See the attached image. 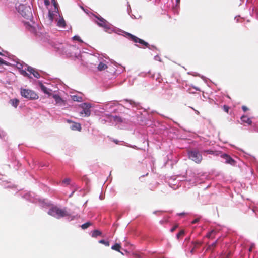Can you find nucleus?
Wrapping results in <instances>:
<instances>
[{
	"mask_svg": "<svg viewBox=\"0 0 258 258\" xmlns=\"http://www.w3.org/2000/svg\"><path fill=\"white\" fill-rule=\"evenodd\" d=\"M48 214L57 218L64 217L69 215L67 211L64 209L59 208L57 207H53L50 208L48 212Z\"/></svg>",
	"mask_w": 258,
	"mask_h": 258,
	"instance_id": "f257e3e1",
	"label": "nucleus"
},
{
	"mask_svg": "<svg viewBox=\"0 0 258 258\" xmlns=\"http://www.w3.org/2000/svg\"><path fill=\"white\" fill-rule=\"evenodd\" d=\"M189 158L197 163H200L202 160V156L199 151L194 150L188 152Z\"/></svg>",
	"mask_w": 258,
	"mask_h": 258,
	"instance_id": "f03ea898",
	"label": "nucleus"
},
{
	"mask_svg": "<svg viewBox=\"0 0 258 258\" xmlns=\"http://www.w3.org/2000/svg\"><path fill=\"white\" fill-rule=\"evenodd\" d=\"M21 94L23 97L29 99H37L39 97L34 91L29 89H21Z\"/></svg>",
	"mask_w": 258,
	"mask_h": 258,
	"instance_id": "7ed1b4c3",
	"label": "nucleus"
},
{
	"mask_svg": "<svg viewBox=\"0 0 258 258\" xmlns=\"http://www.w3.org/2000/svg\"><path fill=\"white\" fill-rule=\"evenodd\" d=\"M18 11L23 17L27 19H29L32 16V13L30 7H26L23 5H20L19 7Z\"/></svg>",
	"mask_w": 258,
	"mask_h": 258,
	"instance_id": "20e7f679",
	"label": "nucleus"
},
{
	"mask_svg": "<svg viewBox=\"0 0 258 258\" xmlns=\"http://www.w3.org/2000/svg\"><path fill=\"white\" fill-rule=\"evenodd\" d=\"M126 36L131 40L133 41L135 43H139L146 47L149 48V44L145 42L144 40L137 37V36L132 35L128 32L125 33Z\"/></svg>",
	"mask_w": 258,
	"mask_h": 258,
	"instance_id": "39448f33",
	"label": "nucleus"
},
{
	"mask_svg": "<svg viewBox=\"0 0 258 258\" xmlns=\"http://www.w3.org/2000/svg\"><path fill=\"white\" fill-rule=\"evenodd\" d=\"M83 110L80 112V113L82 114H84V116H89L90 115L91 111L90 110V105L89 104L84 103L83 105Z\"/></svg>",
	"mask_w": 258,
	"mask_h": 258,
	"instance_id": "423d86ee",
	"label": "nucleus"
},
{
	"mask_svg": "<svg viewBox=\"0 0 258 258\" xmlns=\"http://www.w3.org/2000/svg\"><path fill=\"white\" fill-rule=\"evenodd\" d=\"M220 154L221 157L225 160L226 163L230 164L231 165L234 164L235 162L234 160L228 155L222 153H221Z\"/></svg>",
	"mask_w": 258,
	"mask_h": 258,
	"instance_id": "0eeeda50",
	"label": "nucleus"
},
{
	"mask_svg": "<svg viewBox=\"0 0 258 258\" xmlns=\"http://www.w3.org/2000/svg\"><path fill=\"white\" fill-rule=\"evenodd\" d=\"M40 87L41 88V90L44 93L48 94L49 96H50L52 94V90L51 89H48L42 83H40Z\"/></svg>",
	"mask_w": 258,
	"mask_h": 258,
	"instance_id": "6e6552de",
	"label": "nucleus"
},
{
	"mask_svg": "<svg viewBox=\"0 0 258 258\" xmlns=\"http://www.w3.org/2000/svg\"><path fill=\"white\" fill-rule=\"evenodd\" d=\"M68 122L69 123H70V122L73 123V124L71 126V128L72 130H77L79 131H81L82 128H81V125L80 123H76V122H73L72 121H71L70 120H68Z\"/></svg>",
	"mask_w": 258,
	"mask_h": 258,
	"instance_id": "1a4fd4ad",
	"label": "nucleus"
},
{
	"mask_svg": "<svg viewBox=\"0 0 258 258\" xmlns=\"http://www.w3.org/2000/svg\"><path fill=\"white\" fill-rule=\"evenodd\" d=\"M27 71L29 72L31 74H32L33 76L36 78H39L40 76L38 72H37L34 68L31 67H28Z\"/></svg>",
	"mask_w": 258,
	"mask_h": 258,
	"instance_id": "9d476101",
	"label": "nucleus"
},
{
	"mask_svg": "<svg viewBox=\"0 0 258 258\" xmlns=\"http://www.w3.org/2000/svg\"><path fill=\"white\" fill-rule=\"evenodd\" d=\"M241 120L243 123H246L248 125H250L252 123V121L251 119L246 116L243 115L241 116Z\"/></svg>",
	"mask_w": 258,
	"mask_h": 258,
	"instance_id": "9b49d317",
	"label": "nucleus"
},
{
	"mask_svg": "<svg viewBox=\"0 0 258 258\" xmlns=\"http://www.w3.org/2000/svg\"><path fill=\"white\" fill-rule=\"evenodd\" d=\"M19 103V100L16 98L11 99L9 101V103L11 104L15 108H16L18 106Z\"/></svg>",
	"mask_w": 258,
	"mask_h": 258,
	"instance_id": "f8f14e48",
	"label": "nucleus"
},
{
	"mask_svg": "<svg viewBox=\"0 0 258 258\" xmlns=\"http://www.w3.org/2000/svg\"><path fill=\"white\" fill-rule=\"evenodd\" d=\"M108 68L107 66L103 62H100L97 67V69L99 71L105 70Z\"/></svg>",
	"mask_w": 258,
	"mask_h": 258,
	"instance_id": "ddd939ff",
	"label": "nucleus"
},
{
	"mask_svg": "<svg viewBox=\"0 0 258 258\" xmlns=\"http://www.w3.org/2000/svg\"><path fill=\"white\" fill-rule=\"evenodd\" d=\"M217 233V232L214 230H212L210 232H209L206 235V237L208 238H214L216 235V234Z\"/></svg>",
	"mask_w": 258,
	"mask_h": 258,
	"instance_id": "4468645a",
	"label": "nucleus"
},
{
	"mask_svg": "<svg viewBox=\"0 0 258 258\" xmlns=\"http://www.w3.org/2000/svg\"><path fill=\"white\" fill-rule=\"evenodd\" d=\"M204 152L209 154L215 155L216 156H218L221 154V152L219 151H214L210 150H205Z\"/></svg>",
	"mask_w": 258,
	"mask_h": 258,
	"instance_id": "2eb2a0df",
	"label": "nucleus"
},
{
	"mask_svg": "<svg viewBox=\"0 0 258 258\" xmlns=\"http://www.w3.org/2000/svg\"><path fill=\"white\" fill-rule=\"evenodd\" d=\"M57 25L61 27H64L66 26V22L63 18L60 19L58 22H57Z\"/></svg>",
	"mask_w": 258,
	"mask_h": 258,
	"instance_id": "dca6fc26",
	"label": "nucleus"
},
{
	"mask_svg": "<svg viewBox=\"0 0 258 258\" xmlns=\"http://www.w3.org/2000/svg\"><path fill=\"white\" fill-rule=\"evenodd\" d=\"M121 248V246L119 244L116 243L114 245L111 247V249L120 252V249Z\"/></svg>",
	"mask_w": 258,
	"mask_h": 258,
	"instance_id": "f3484780",
	"label": "nucleus"
},
{
	"mask_svg": "<svg viewBox=\"0 0 258 258\" xmlns=\"http://www.w3.org/2000/svg\"><path fill=\"white\" fill-rule=\"evenodd\" d=\"M101 235V232L98 230H95L92 232V236L93 237H96L98 236Z\"/></svg>",
	"mask_w": 258,
	"mask_h": 258,
	"instance_id": "a211bd4d",
	"label": "nucleus"
},
{
	"mask_svg": "<svg viewBox=\"0 0 258 258\" xmlns=\"http://www.w3.org/2000/svg\"><path fill=\"white\" fill-rule=\"evenodd\" d=\"M53 98L55 99L56 103H59L62 101L61 97L58 95H53Z\"/></svg>",
	"mask_w": 258,
	"mask_h": 258,
	"instance_id": "6ab92c4d",
	"label": "nucleus"
},
{
	"mask_svg": "<svg viewBox=\"0 0 258 258\" xmlns=\"http://www.w3.org/2000/svg\"><path fill=\"white\" fill-rule=\"evenodd\" d=\"M98 20L100 21V22L98 23V24L100 26H104L105 25L106 21L103 18H98Z\"/></svg>",
	"mask_w": 258,
	"mask_h": 258,
	"instance_id": "aec40b11",
	"label": "nucleus"
},
{
	"mask_svg": "<svg viewBox=\"0 0 258 258\" xmlns=\"http://www.w3.org/2000/svg\"><path fill=\"white\" fill-rule=\"evenodd\" d=\"M91 225V223L89 222H86L81 225V228L83 229H86Z\"/></svg>",
	"mask_w": 258,
	"mask_h": 258,
	"instance_id": "412c9836",
	"label": "nucleus"
},
{
	"mask_svg": "<svg viewBox=\"0 0 258 258\" xmlns=\"http://www.w3.org/2000/svg\"><path fill=\"white\" fill-rule=\"evenodd\" d=\"M48 17L49 21L52 22L53 20L54 14L50 11H49Z\"/></svg>",
	"mask_w": 258,
	"mask_h": 258,
	"instance_id": "4be33fe9",
	"label": "nucleus"
},
{
	"mask_svg": "<svg viewBox=\"0 0 258 258\" xmlns=\"http://www.w3.org/2000/svg\"><path fill=\"white\" fill-rule=\"evenodd\" d=\"M52 3L53 5L55 10L58 11V4L55 0H52Z\"/></svg>",
	"mask_w": 258,
	"mask_h": 258,
	"instance_id": "5701e85b",
	"label": "nucleus"
},
{
	"mask_svg": "<svg viewBox=\"0 0 258 258\" xmlns=\"http://www.w3.org/2000/svg\"><path fill=\"white\" fill-rule=\"evenodd\" d=\"M99 243L104 244L106 246H109V242L108 241H106L105 240H104L103 239L100 240L99 241Z\"/></svg>",
	"mask_w": 258,
	"mask_h": 258,
	"instance_id": "b1692460",
	"label": "nucleus"
},
{
	"mask_svg": "<svg viewBox=\"0 0 258 258\" xmlns=\"http://www.w3.org/2000/svg\"><path fill=\"white\" fill-rule=\"evenodd\" d=\"M184 234V230H181L176 235L177 239H179L180 237H182Z\"/></svg>",
	"mask_w": 258,
	"mask_h": 258,
	"instance_id": "393cba45",
	"label": "nucleus"
},
{
	"mask_svg": "<svg viewBox=\"0 0 258 258\" xmlns=\"http://www.w3.org/2000/svg\"><path fill=\"white\" fill-rule=\"evenodd\" d=\"M70 178H66L62 180V183L66 185H69L70 183Z\"/></svg>",
	"mask_w": 258,
	"mask_h": 258,
	"instance_id": "a878e982",
	"label": "nucleus"
},
{
	"mask_svg": "<svg viewBox=\"0 0 258 258\" xmlns=\"http://www.w3.org/2000/svg\"><path fill=\"white\" fill-rule=\"evenodd\" d=\"M217 244V240H216L215 242L212 243L211 245H209L208 248L211 249L212 248H214L216 246Z\"/></svg>",
	"mask_w": 258,
	"mask_h": 258,
	"instance_id": "bb28decb",
	"label": "nucleus"
},
{
	"mask_svg": "<svg viewBox=\"0 0 258 258\" xmlns=\"http://www.w3.org/2000/svg\"><path fill=\"white\" fill-rule=\"evenodd\" d=\"M223 109L224 111L228 113L229 109V107L228 106L225 105L223 106Z\"/></svg>",
	"mask_w": 258,
	"mask_h": 258,
	"instance_id": "cd10ccee",
	"label": "nucleus"
},
{
	"mask_svg": "<svg viewBox=\"0 0 258 258\" xmlns=\"http://www.w3.org/2000/svg\"><path fill=\"white\" fill-rule=\"evenodd\" d=\"M242 109L244 112H246L248 110V108L245 106H242Z\"/></svg>",
	"mask_w": 258,
	"mask_h": 258,
	"instance_id": "c85d7f7f",
	"label": "nucleus"
},
{
	"mask_svg": "<svg viewBox=\"0 0 258 258\" xmlns=\"http://www.w3.org/2000/svg\"><path fill=\"white\" fill-rule=\"evenodd\" d=\"M125 101H126V102H128L130 104H135V103L134 102V101H132V100H127V99H126V100H125Z\"/></svg>",
	"mask_w": 258,
	"mask_h": 258,
	"instance_id": "c756f323",
	"label": "nucleus"
},
{
	"mask_svg": "<svg viewBox=\"0 0 258 258\" xmlns=\"http://www.w3.org/2000/svg\"><path fill=\"white\" fill-rule=\"evenodd\" d=\"M73 39L74 40H78V41H80V37L79 36H75L73 37Z\"/></svg>",
	"mask_w": 258,
	"mask_h": 258,
	"instance_id": "7c9ffc66",
	"label": "nucleus"
},
{
	"mask_svg": "<svg viewBox=\"0 0 258 258\" xmlns=\"http://www.w3.org/2000/svg\"><path fill=\"white\" fill-rule=\"evenodd\" d=\"M0 64H6L5 61L0 57Z\"/></svg>",
	"mask_w": 258,
	"mask_h": 258,
	"instance_id": "2f4dec72",
	"label": "nucleus"
},
{
	"mask_svg": "<svg viewBox=\"0 0 258 258\" xmlns=\"http://www.w3.org/2000/svg\"><path fill=\"white\" fill-rule=\"evenodd\" d=\"M44 4L46 6H48L50 4V2L49 0H45L44 1Z\"/></svg>",
	"mask_w": 258,
	"mask_h": 258,
	"instance_id": "473e14b6",
	"label": "nucleus"
},
{
	"mask_svg": "<svg viewBox=\"0 0 258 258\" xmlns=\"http://www.w3.org/2000/svg\"><path fill=\"white\" fill-rule=\"evenodd\" d=\"M199 221V219H196L194 220H193L191 222L192 224H195L197 223Z\"/></svg>",
	"mask_w": 258,
	"mask_h": 258,
	"instance_id": "72a5a7b5",
	"label": "nucleus"
},
{
	"mask_svg": "<svg viewBox=\"0 0 258 258\" xmlns=\"http://www.w3.org/2000/svg\"><path fill=\"white\" fill-rule=\"evenodd\" d=\"M177 227V225H175L174 226L173 228H172L171 229V232H173L175 229Z\"/></svg>",
	"mask_w": 258,
	"mask_h": 258,
	"instance_id": "f704fd0d",
	"label": "nucleus"
},
{
	"mask_svg": "<svg viewBox=\"0 0 258 258\" xmlns=\"http://www.w3.org/2000/svg\"><path fill=\"white\" fill-rule=\"evenodd\" d=\"M112 141L116 144L119 143V141L116 139H112Z\"/></svg>",
	"mask_w": 258,
	"mask_h": 258,
	"instance_id": "c9c22d12",
	"label": "nucleus"
},
{
	"mask_svg": "<svg viewBox=\"0 0 258 258\" xmlns=\"http://www.w3.org/2000/svg\"><path fill=\"white\" fill-rule=\"evenodd\" d=\"M194 244L195 247H196L197 245H200V243L198 242H196L194 243Z\"/></svg>",
	"mask_w": 258,
	"mask_h": 258,
	"instance_id": "e433bc0d",
	"label": "nucleus"
},
{
	"mask_svg": "<svg viewBox=\"0 0 258 258\" xmlns=\"http://www.w3.org/2000/svg\"><path fill=\"white\" fill-rule=\"evenodd\" d=\"M180 0H176V4L178 5L180 3Z\"/></svg>",
	"mask_w": 258,
	"mask_h": 258,
	"instance_id": "4c0bfd02",
	"label": "nucleus"
},
{
	"mask_svg": "<svg viewBox=\"0 0 258 258\" xmlns=\"http://www.w3.org/2000/svg\"><path fill=\"white\" fill-rule=\"evenodd\" d=\"M185 214V213H179V215H184Z\"/></svg>",
	"mask_w": 258,
	"mask_h": 258,
	"instance_id": "58836bf2",
	"label": "nucleus"
},
{
	"mask_svg": "<svg viewBox=\"0 0 258 258\" xmlns=\"http://www.w3.org/2000/svg\"><path fill=\"white\" fill-rule=\"evenodd\" d=\"M230 255V252H229L227 255V257L228 258L229 256Z\"/></svg>",
	"mask_w": 258,
	"mask_h": 258,
	"instance_id": "ea45409f",
	"label": "nucleus"
},
{
	"mask_svg": "<svg viewBox=\"0 0 258 258\" xmlns=\"http://www.w3.org/2000/svg\"><path fill=\"white\" fill-rule=\"evenodd\" d=\"M194 248H192V249H191V253H192V252H193V251H194Z\"/></svg>",
	"mask_w": 258,
	"mask_h": 258,
	"instance_id": "a19ab883",
	"label": "nucleus"
}]
</instances>
